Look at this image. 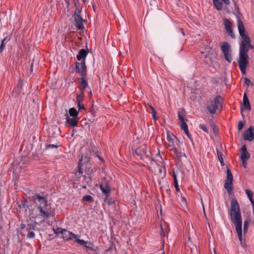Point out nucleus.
<instances>
[{
    "instance_id": "f257e3e1",
    "label": "nucleus",
    "mask_w": 254,
    "mask_h": 254,
    "mask_svg": "<svg viewBox=\"0 0 254 254\" xmlns=\"http://www.w3.org/2000/svg\"><path fill=\"white\" fill-rule=\"evenodd\" d=\"M237 26L242 38V41L240 43L239 59L238 63L241 71L242 73L245 74L246 67L249 63L248 52L249 50L253 49L254 46L251 44V39L246 33L245 26L241 19L237 20Z\"/></svg>"
},
{
    "instance_id": "f03ea898",
    "label": "nucleus",
    "mask_w": 254,
    "mask_h": 254,
    "mask_svg": "<svg viewBox=\"0 0 254 254\" xmlns=\"http://www.w3.org/2000/svg\"><path fill=\"white\" fill-rule=\"evenodd\" d=\"M229 215L232 223L234 224L241 246L245 248L247 247L246 240L243 238L242 217L239 204L236 198H232Z\"/></svg>"
},
{
    "instance_id": "7ed1b4c3",
    "label": "nucleus",
    "mask_w": 254,
    "mask_h": 254,
    "mask_svg": "<svg viewBox=\"0 0 254 254\" xmlns=\"http://www.w3.org/2000/svg\"><path fill=\"white\" fill-rule=\"evenodd\" d=\"M33 198L40 212L37 217L40 216L43 218H49L54 213V210L52 209L51 204L48 203V201L45 196L37 193Z\"/></svg>"
},
{
    "instance_id": "20e7f679",
    "label": "nucleus",
    "mask_w": 254,
    "mask_h": 254,
    "mask_svg": "<svg viewBox=\"0 0 254 254\" xmlns=\"http://www.w3.org/2000/svg\"><path fill=\"white\" fill-rule=\"evenodd\" d=\"M221 50L224 54L226 60L229 63H231L233 59L231 53V46L229 43L227 42H222Z\"/></svg>"
},
{
    "instance_id": "39448f33",
    "label": "nucleus",
    "mask_w": 254,
    "mask_h": 254,
    "mask_svg": "<svg viewBox=\"0 0 254 254\" xmlns=\"http://www.w3.org/2000/svg\"><path fill=\"white\" fill-rule=\"evenodd\" d=\"M185 111L183 109H180L178 113V116L180 122V127L182 130L187 131L188 126L185 121Z\"/></svg>"
},
{
    "instance_id": "423d86ee",
    "label": "nucleus",
    "mask_w": 254,
    "mask_h": 254,
    "mask_svg": "<svg viewBox=\"0 0 254 254\" xmlns=\"http://www.w3.org/2000/svg\"><path fill=\"white\" fill-rule=\"evenodd\" d=\"M80 10L76 9L73 14V17L75 22V25L77 28L79 30H81L84 28V26L82 24L83 19L80 15Z\"/></svg>"
},
{
    "instance_id": "0eeeda50",
    "label": "nucleus",
    "mask_w": 254,
    "mask_h": 254,
    "mask_svg": "<svg viewBox=\"0 0 254 254\" xmlns=\"http://www.w3.org/2000/svg\"><path fill=\"white\" fill-rule=\"evenodd\" d=\"M75 68L76 72L80 73V77L86 76V66L84 60L82 61L81 63L77 62Z\"/></svg>"
},
{
    "instance_id": "6e6552de",
    "label": "nucleus",
    "mask_w": 254,
    "mask_h": 254,
    "mask_svg": "<svg viewBox=\"0 0 254 254\" xmlns=\"http://www.w3.org/2000/svg\"><path fill=\"white\" fill-rule=\"evenodd\" d=\"M85 77L86 76L80 77V81L79 82L78 87L79 89V91L84 92L86 88H88L89 96H90V95H92V91L91 89L88 86V83L87 80L85 79Z\"/></svg>"
},
{
    "instance_id": "1a4fd4ad",
    "label": "nucleus",
    "mask_w": 254,
    "mask_h": 254,
    "mask_svg": "<svg viewBox=\"0 0 254 254\" xmlns=\"http://www.w3.org/2000/svg\"><path fill=\"white\" fill-rule=\"evenodd\" d=\"M99 187L103 194L105 195L106 199H107L111 191L109 182H102Z\"/></svg>"
},
{
    "instance_id": "9d476101",
    "label": "nucleus",
    "mask_w": 254,
    "mask_h": 254,
    "mask_svg": "<svg viewBox=\"0 0 254 254\" xmlns=\"http://www.w3.org/2000/svg\"><path fill=\"white\" fill-rule=\"evenodd\" d=\"M243 137L245 140L250 141H252L254 139V127L253 126H250L245 131Z\"/></svg>"
},
{
    "instance_id": "9b49d317",
    "label": "nucleus",
    "mask_w": 254,
    "mask_h": 254,
    "mask_svg": "<svg viewBox=\"0 0 254 254\" xmlns=\"http://www.w3.org/2000/svg\"><path fill=\"white\" fill-rule=\"evenodd\" d=\"M62 235L61 236V238L63 239L64 241H69L70 240H74L75 237H77V236H76L75 234L65 229H64V230L63 231H62Z\"/></svg>"
},
{
    "instance_id": "f8f14e48",
    "label": "nucleus",
    "mask_w": 254,
    "mask_h": 254,
    "mask_svg": "<svg viewBox=\"0 0 254 254\" xmlns=\"http://www.w3.org/2000/svg\"><path fill=\"white\" fill-rule=\"evenodd\" d=\"M224 23L226 32L232 38H234L235 35L233 32L232 23L227 18H224Z\"/></svg>"
},
{
    "instance_id": "ddd939ff",
    "label": "nucleus",
    "mask_w": 254,
    "mask_h": 254,
    "mask_svg": "<svg viewBox=\"0 0 254 254\" xmlns=\"http://www.w3.org/2000/svg\"><path fill=\"white\" fill-rule=\"evenodd\" d=\"M225 5H229L230 0H221ZM214 7L217 10H221L223 8V3L219 0H212Z\"/></svg>"
},
{
    "instance_id": "4468645a",
    "label": "nucleus",
    "mask_w": 254,
    "mask_h": 254,
    "mask_svg": "<svg viewBox=\"0 0 254 254\" xmlns=\"http://www.w3.org/2000/svg\"><path fill=\"white\" fill-rule=\"evenodd\" d=\"M243 110H247L250 111L251 110V107L249 100L247 96L246 93H245L243 97V104L241 107V113Z\"/></svg>"
},
{
    "instance_id": "2eb2a0df",
    "label": "nucleus",
    "mask_w": 254,
    "mask_h": 254,
    "mask_svg": "<svg viewBox=\"0 0 254 254\" xmlns=\"http://www.w3.org/2000/svg\"><path fill=\"white\" fill-rule=\"evenodd\" d=\"M66 116V124L69 126L71 127H76L78 125V118H72L69 117L67 114H65Z\"/></svg>"
},
{
    "instance_id": "dca6fc26",
    "label": "nucleus",
    "mask_w": 254,
    "mask_h": 254,
    "mask_svg": "<svg viewBox=\"0 0 254 254\" xmlns=\"http://www.w3.org/2000/svg\"><path fill=\"white\" fill-rule=\"evenodd\" d=\"M241 159L240 160H248L250 158V154L247 151V147L245 145L242 146L241 149Z\"/></svg>"
},
{
    "instance_id": "f3484780",
    "label": "nucleus",
    "mask_w": 254,
    "mask_h": 254,
    "mask_svg": "<svg viewBox=\"0 0 254 254\" xmlns=\"http://www.w3.org/2000/svg\"><path fill=\"white\" fill-rule=\"evenodd\" d=\"M88 54V51L84 49H82L80 50L79 51L78 54L76 56V58L78 61H80L82 59H84L85 61V59Z\"/></svg>"
},
{
    "instance_id": "a211bd4d",
    "label": "nucleus",
    "mask_w": 254,
    "mask_h": 254,
    "mask_svg": "<svg viewBox=\"0 0 254 254\" xmlns=\"http://www.w3.org/2000/svg\"><path fill=\"white\" fill-rule=\"evenodd\" d=\"M218 109L217 107L215 106L214 103L213 101H211L209 104L207 106V109L210 113L214 114L216 112L217 109Z\"/></svg>"
},
{
    "instance_id": "6ab92c4d",
    "label": "nucleus",
    "mask_w": 254,
    "mask_h": 254,
    "mask_svg": "<svg viewBox=\"0 0 254 254\" xmlns=\"http://www.w3.org/2000/svg\"><path fill=\"white\" fill-rule=\"evenodd\" d=\"M224 188L227 190L228 192L231 194L232 192L233 188V182L231 181H225Z\"/></svg>"
},
{
    "instance_id": "aec40b11",
    "label": "nucleus",
    "mask_w": 254,
    "mask_h": 254,
    "mask_svg": "<svg viewBox=\"0 0 254 254\" xmlns=\"http://www.w3.org/2000/svg\"><path fill=\"white\" fill-rule=\"evenodd\" d=\"M76 236H77V237H75V238H74V241L75 242H76L78 244H79L81 245H85V244H89V245H92L93 244L90 243V242H89L88 241H85L84 240H81L79 239V238L80 237V236L79 235H76Z\"/></svg>"
},
{
    "instance_id": "412c9836",
    "label": "nucleus",
    "mask_w": 254,
    "mask_h": 254,
    "mask_svg": "<svg viewBox=\"0 0 254 254\" xmlns=\"http://www.w3.org/2000/svg\"><path fill=\"white\" fill-rule=\"evenodd\" d=\"M147 148L145 146H141L135 150V153L137 155H143L146 154Z\"/></svg>"
},
{
    "instance_id": "4be33fe9",
    "label": "nucleus",
    "mask_w": 254,
    "mask_h": 254,
    "mask_svg": "<svg viewBox=\"0 0 254 254\" xmlns=\"http://www.w3.org/2000/svg\"><path fill=\"white\" fill-rule=\"evenodd\" d=\"M222 100V97L219 95H217L215 97L214 101L213 102L214 103L215 106H216V107H217V108H219V107H222V104L221 102Z\"/></svg>"
},
{
    "instance_id": "5701e85b",
    "label": "nucleus",
    "mask_w": 254,
    "mask_h": 254,
    "mask_svg": "<svg viewBox=\"0 0 254 254\" xmlns=\"http://www.w3.org/2000/svg\"><path fill=\"white\" fill-rule=\"evenodd\" d=\"M69 114L71 117L72 118H77L79 114V112L77 111V110L74 108H71L69 110Z\"/></svg>"
},
{
    "instance_id": "b1692460",
    "label": "nucleus",
    "mask_w": 254,
    "mask_h": 254,
    "mask_svg": "<svg viewBox=\"0 0 254 254\" xmlns=\"http://www.w3.org/2000/svg\"><path fill=\"white\" fill-rule=\"evenodd\" d=\"M161 235L162 237H164L166 235V234L168 232V227L166 224H164V225H161Z\"/></svg>"
},
{
    "instance_id": "393cba45",
    "label": "nucleus",
    "mask_w": 254,
    "mask_h": 254,
    "mask_svg": "<svg viewBox=\"0 0 254 254\" xmlns=\"http://www.w3.org/2000/svg\"><path fill=\"white\" fill-rule=\"evenodd\" d=\"M84 91H79V93L77 95L76 101L78 103L82 102L84 97Z\"/></svg>"
},
{
    "instance_id": "a878e982",
    "label": "nucleus",
    "mask_w": 254,
    "mask_h": 254,
    "mask_svg": "<svg viewBox=\"0 0 254 254\" xmlns=\"http://www.w3.org/2000/svg\"><path fill=\"white\" fill-rule=\"evenodd\" d=\"M83 161V157H81V159L80 160L78 164V171L76 172V175L77 176L80 175L82 174V166L83 165L82 164Z\"/></svg>"
},
{
    "instance_id": "bb28decb",
    "label": "nucleus",
    "mask_w": 254,
    "mask_h": 254,
    "mask_svg": "<svg viewBox=\"0 0 254 254\" xmlns=\"http://www.w3.org/2000/svg\"><path fill=\"white\" fill-rule=\"evenodd\" d=\"M225 181L231 182H233V177L232 174L230 170L229 169L227 170V178Z\"/></svg>"
},
{
    "instance_id": "cd10ccee",
    "label": "nucleus",
    "mask_w": 254,
    "mask_h": 254,
    "mask_svg": "<svg viewBox=\"0 0 254 254\" xmlns=\"http://www.w3.org/2000/svg\"><path fill=\"white\" fill-rule=\"evenodd\" d=\"M217 154L218 156V159H219L220 162L221 163L222 166H224V163L223 159L222 157V152L221 151H220L219 150H218V149H217Z\"/></svg>"
},
{
    "instance_id": "c85d7f7f",
    "label": "nucleus",
    "mask_w": 254,
    "mask_h": 254,
    "mask_svg": "<svg viewBox=\"0 0 254 254\" xmlns=\"http://www.w3.org/2000/svg\"><path fill=\"white\" fill-rule=\"evenodd\" d=\"M82 200L88 202H93L94 199L91 196L89 195H86L83 197Z\"/></svg>"
},
{
    "instance_id": "c756f323",
    "label": "nucleus",
    "mask_w": 254,
    "mask_h": 254,
    "mask_svg": "<svg viewBox=\"0 0 254 254\" xmlns=\"http://www.w3.org/2000/svg\"><path fill=\"white\" fill-rule=\"evenodd\" d=\"M249 226V222L248 220H246L244 223V234L245 235L248 230V228Z\"/></svg>"
},
{
    "instance_id": "7c9ffc66",
    "label": "nucleus",
    "mask_w": 254,
    "mask_h": 254,
    "mask_svg": "<svg viewBox=\"0 0 254 254\" xmlns=\"http://www.w3.org/2000/svg\"><path fill=\"white\" fill-rule=\"evenodd\" d=\"M64 230V229H62L61 228H57L56 229H54L55 234H57L58 235H59V234H62V231H63Z\"/></svg>"
},
{
    "instance_id": "2f4dec72",
    "label": "nucleus",
    "mask_w": 254,
    "mask_h": 254,
    "mask_svg": "<svg viewBox=\"0 0 254 254\" xmlns=\"http://www.w3.org/2000/svg\"><path fill=\"white\" fill-rule=\"evenodd\" d=\"M245 192L247 195L248 196V198L253 197L254 193L252 190L247 189L245 190Z\"/></svg>"
},
{
    "instance_id": "473e14b6",
    "label": "nucleus",
    "mask_w": 254,
    "mask_h": 254,
    "mask_svg": "<svg viewBox=\"0 0 254 254\" xmlns=\"http://www.w3.org/2000/svg\"><path fill=\"white\" fill-rule=\"evenodd\" d=\"M199 127L206 133H208V130L204 124H200Z\"/></svg>"
},
{
    "instance_id": "72a5a7b5",
    "label": "nucleus",
    "mask_w": 254,
    "mask_h": 254,
    "mask_svg": "<svg viewBox=\"0 0 254 254\" xmlns=\"http://www.w3.org/2000/svg\"><path fill=\"white\" fill-rule=\"evenodd\" d=\"M5 44H6L5 42H3V40L1 41V44L0 46V53H2L5 47Z\"/></svg>"
},
{
    "instance_id": "f704fd0d",
    "label": "nucleus",
    "mask_w": 254,
    "mask_h": 254,
    "mask_svg": "<svg viewBox=\"0 0 254 254\" xmlns=\"http://www.w3.org/2000/svg\"><path fill=\"white\" fill-rule=\"evenodd\" d=\"M243 127H244V123L242 121H240L239 122H238V130H241L243 128Z\"/></svg>"
},
{
    "instance_id": "c9c22d12",
    "label": "nucleus",
    "mask_w": 254,
    "mask_h": 254,
    "mask_svg": "<svg viewBox=\"0 0 254 254\" xmlns=\"http://www.w3.org/2000/svg\"><path fill=\"white\" fill-rule=\"evenodd\" d=\"M27 238L33 239L35 237V233L33 231L29 232L27 235Z\"/></svg>"
},
{
    "instance_id": "e433bc0d",
    "label": "nucleus",
    "mask_w": 254,
    "mask_h": 254,
    "mask_svg": "<svg viewBox=\"0 0 254 254\" xmlns=\"http://www.w3.org/2000/svg\"><path fill=\"white\" fill-rule=\"evenodd\" d=\"M27 227L30 230H35L36 228L35 224H28Z\"/></svg>"
},
{
    "instance_id": "4c0bfd02",
    "label": "nucleus",
    "mask_w": 254,
    "mask_h": 254,
    "mask_svg": "<svg viewBox=\"0 0 254 254\" xmlns=\"http://www.w3.org/2000/svg\"><path fill=\"white\" fill-rule=\"evenodd\" d=\"M73 0L74 6L76 7V9H79V4L78 2V0Z\"/></svg>"
},
{
    "instance_id": "58836bf2",
    "label": "nucleus",
    "mask_w": 254,
    "mask_h": 254,
    "mask_svg": "<svg viewBox=\"0 0 254 254\" xmlns=\"http://www.w3.org/2000/svg\"><path fill=\"white\" fill-rule=\"evenodd\" d=\"M58 145H55V144H49L46 146V148L47 149L54 148H58Z\"/></svg>"
},
{
    "instance_id": "ea45409f",
    "label": "nucleus",
    "mask_w": 254,
    "mask_h": 254,
    "mask_svg": "<svg viewBox=\"0 0 254 254\" xmlns=\"http://www.w3.org/2000/svg\"><path fill=\"white\" fill-rule=\"evenodd\" d=\"M240 161H241L242 166L244 168H247V160H240Z\"/></svg>"
},
{
    "instance_id": "a19ab883",
    "label": "nucleus",
    "mask_w": 254,
    "mask_h": 254,
    "mask_svg": "<svg viewBox=\"0 0 254 254\" xmlns=\"http://www.w3.org/2000/svg\"><path fill=\"white\" fill-rule=\"evenodd\" d=\"M78 110H82V109H85L84 106L82 103V102L78 103Z\"/></svg>"
},
{
    "instance_id": "79ce46f5",
    "label": "nucleus",
    "mask_w": 254,
    "mask_h": 254,
    "mask_svg": "<svg viewBox=\"0 0 254 254\" xmlns=\"http://www.w3.org/2000/svg\"><path fill=\"white\" fill-rule=\"evenodd\" d=\"M10 39L11 37L10 36H6L2 40H3V42L7 43Z\"/></svg>"
},
{
    "instance_id": "37998d69",
    "label": "nucleus",
    "mask_w": 254,
    "mask_h": 254,
    "mask_svg": "<svg viewBox=\"0 0 254 254\" xmlns=\"http://www.w3.org/2000/svg\"><path fill=\"white\" fill-rule=\"evenodd\" d=\"M181 202L183 205H186L187 204V200L184 197H181Z\"/></svg>"
},
{
    "instance_id": "c03bdc74",
    "label": "nucleus",
    "mask_w": 254,
    "mask_h": 254,
    "mask_svg": "<svg viewBox=\"0 0 254 254\" xmlns=\"http://www.w3.org/2000/svg\"><path fill=\"white\" fill-rule=\"evenodd\" d=\"M149 106L152 111V114L153 116L154 117V118H155V115L156 114V112H155L154 108L151 105H149Z\"/></svg>"
},
{
    "instance_id": "a18cd8bd",
    "label": "nucleus",
    "mask_w": 254,
    "mask_h": 254,
    "mask_svg": "<svg viewBox=\"0 0 254 254\" xmlns=\"http://www.w3.org/2000/svg\"><path fill=\"white\" fill-rule=\"evenodd\" d=\"M171 176H172L173 178V180H174L175 179V178H177V175L175 173V171H172L171 173H170Z\"/></svg>"
},
{
    "instance_id": "49530a36",
    "label": "nucleus",
    "mask_w": 254,
    "mask_h": 254,
    "mask_svg": "<svg viewBox=\"0 0 254 254\" xmlns=\"http://www.w3.org/2000/svg\"><path fill=\"white\" fill-rule=\"evenodd\" d=\"M174 153L176 154V155L177 156H180V153L179 152V151L178 150L177 148L176 147H175L174 148Z\"/></svg>"
},
{
    "instance_id": "de8ad7c7",
    "label": "nucleus",
    "mask_w": 254,
    "mask_h": 254,
    "mask_svg": "<svg viewBox=\"0 0 254 254\" xmlns=\"http://www.w3.org/2000/svg\"><path fill=\"white\" fill-rule=\"evenodd\" d=\"M167 139L168 141H169L170 142L171 141L172 143H173V141L172 139V137L168 132L167 133Z\"/></svg>"
},
{
    "instance_id": "09e8293b",
    "label": "nucleus",
    "mask_w": 254,
    "mask_h": 254,
    "mask_svg": "<svg viewBox=\"0 0 254 254\" xmlns=\"http://www.w3.org/2000/svg\"><path fill=\"white\" fill-rule=\"evenodd\" d=\"M250 201H251L252 204V206H253V210L254 211V200L253 199V197H249V198Z\"/></svg>"
},
{
    "instance_id": "8fccbe9b",
    "label": "nucleus",
    "mask_w": 254,
    "mask_h": 254,
    "mask_svg": "<svg viewBox=\"0 0 254 254\" xmlns=\"http://www.w3.org/2000/svg\"><path fill=\"white\" fill-rule=\"evenodd\" d=\"M174 185L175 188L179 186L177 178H175L174 180Z\"/></svg>"
},
{
    "instance_id": "3c124183",
    "label": "nucleus",
    "mask_w": 254,
    "mask_h": 254,
    "mask_svg": "<svg viewBox=\"0 0 254 254\" xmlns=\"http://www.w3.org/2000/svg\"><path fill=\"white\" fill-rule=\"evenodd\" d=\"M251 81L250 79H249L248 78H246L245 79V83L247 85H249L251 83Z\"/></svg>"
},
{
    "instance_id": "603ef678",
    "label": "nucleus",
    "mask_w": 254,
    "mask_h": 254,
    "mask_svg": "<svg viewBox=\"0 0 254 254\" xmlns=\"http://www.w3.org/2000/svg\"><path fill=\"white\" fill-rule=\"evenodd\" d=\"M185 133L186 134V135H187V136L190 138V139H191L190 138V134L189 133V129H187V131H184Z\"/></svg>"
},
{
    "instance_id": "864d4df0",
    "label": "nucleus",
    "mask_w": 254,
    "mask_h": 254,
    "mask_svg": "<svg viewBox=\"0 0 254 254\" xmlns=\"http://www.w3.org/2000/svg\"><path fill=\"white\" fill-rule=\"evenodd\" d=\"M84 247L85 248H86L87 249H88V250H90V251L93 250V248L92 247H90L89 246H87V245H86V244H85L84 245Z\"/></svg>"
},
{
    "instance_id": "5fc2aeb1",
    "label": "nucleus",
    "mask_w": 254,
    "mask_h": 254,
    "mask_svg": "<svg viewBox=\"0 0 254 254\" xmlns=\"http://www.w3.org/2000/svg\"><path fill=\"white\" fill-rule=\"evenodd\" d=\"M26 227V226L25 224H23V223H21V225H20V229L21 230H23L24 229H25V228Z\"/></svg>"
},
{
    "instance_id": "6e6d98bb",
    "label": "nucleus",
    "mask_w": 254,
    "mask_h": 254,
    "mask_svg": "<svg viewBox=\"0 0 254 254\" xmlns=\"http://www.w3.org/2000/svg\"><path fill=\"white\" fill-rule=\"evenodd\" d=\"M204 62L206 63L207 64H208L209 62H211V60L210 58H208L207 57L205 58V60H204Z\"/></svg>"
},
{
    "instance_id": "4d7b16f0",
    "label": "nucleus",
    "mask_w": 254,
    "mask_h": 254,
    "mask_svg": "<svg viewBox=\"0 0 254 254\" xmlns=\"http://www.w3.org/2000/svg\"><path fill=\"white\" fill-rule=\"evenodd\" d=\"M175 190L177 191V192L178 193V192H180V189L179 188V186L178 187H175Z\"/></svg>"
},
{
    "instance_id": "13d9d810",
    "label": "nucleus",
    "mask_w": 254,
    "mask_h": 254,
    "mask_svg": "<svg viewBox=\"0 0 254 254\" xmlns=\"http://www.w3.org/2000/svg\"><path fill=\"white\" fill-rule=\"evenodd\" d=\"M98 158H99V159L101 161H104L103 159L101 157H100V156H98Z\"/></svg>"
},
{
    "instance_id": "bf43d9fd",
    "label": "nucleus",
    "mask_w": 254,
    "mask_h": 254,
    "mask_svg": "<svg viewBox=\"0 0 254 254\" xmlns=\"http://www.w3.org/2000/svg\"><path fill=\"white\" fill-rule=\"evenodd\" d=\"M85 159L86 162H88L89 161V159L88 157H86Z\"/></svg>"
},
{
    "instance_id": "052dcab7",
    "label": "nucleus",
    "mask_w": 254,
    "mask_h": 254,
    "mask_svg": "<svg viewBox=\"0 0 254 254\" xmlns=\"http://www.w3.org/2000/svg\"><path fill=\"white\" fill-rule=\"evenodd\" d=\"M22 203L23 204V206H24L25 205V201H24L23 202H22Z\"/></svg>"
}]
</instances>
